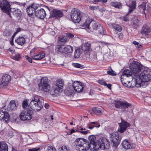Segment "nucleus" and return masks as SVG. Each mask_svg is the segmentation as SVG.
Instances as JSON below:
<instances>
[{"label": "nucleus", "mask_w": 151, "mask_h": 151, "mask_svg": "<svg viewBox=\"0 0 151 151\" xmlns=\"http://www.w3.org/2000/svg\"><path fill=\"white\" fill-rule=\"evenodd\" d=\"M83 26L96 34L102 35L104 33V30L102 26L99 24L98 22L92 21L89 18L86 20Z\"/></svg>", "instance_id": "f257e3e1"}, {"label": "nucleus", "mask_w": 151, "mask_h": 151, "mask_svg": "<svg viewBox=\"0 0 151 151\" xmlns=\"http://www.w3.org/2000/svg\"><path fill=\"white\" fill-rule=\"evenodd\" d=\"M64 82L61 79H59L56 80L55 83L53 84L50 91V94L53 96H57L61 90L63 88Z\"/></svg>", "instance_id": "f03ea898"}, {"label": "nucleus", "mask_w": 151, "mask_h": 151, "mask_svg": "<svg viewBox=\"0 0 151 151\" xmlns=\"http://www.w3.org/2000/svg\"><path fill=\"white\" fill-rule=\"evenodd\" d=\"M88 140L82 138L77 139L75 141V148L78 150L82 148L81 150L86 151L88 150L89 145H88Z\"/></svg>", "instance_id": "7ed1b4c3"}, {"label": "nucleus", "mask_w": 151, "mask_h": 151, "mask_svg": "<svg viewBox=\"0 0 151 151\" xmlns=\"http://www.w3.org/2000/svg\"><path fill=\"white\" fill-rule=\"evenodd\" d=\"M38 86L40 90L46 92H49L50 93L51 88L49 83L47 77H42L41 79L40 82L38 84Z\"/></svg>", "instance_id": "20e7f679"}, {"label": "nucleus", "mask_w": 151, "mask_h": 151, "mask_svg": "<svg viewBox=\"0 0 151 151\" xmlns=\"http://www.w3.org/2000/svg\"><path fill=\"white\" fill-rule=\"evenodd\" d=\"M70 17L73 22L75 23H78L81 20V12L76 8H74L71 11Z\"/></svg>", "instance_id": "39448f33"}, {"label": "nucleus", "mask_w": 151, "mask_h": 151, "mask_svg": "<svg viewBox=\"0 0 151 151\" xmlns=\"http://www.w3.org/2000/svg\"><path fill=\"white\" fill-rule=\"evenodd\" d=\"M109 139L113 146L116 147L119 144L121 139L119 137L118 133L115 132L110 134Z\"/></svg>", "instance_id": "423d86ee"}, {"label": "nucleus", "mask_w": 151, "mask_h": 151, "mask_svg": "<svg viewBox=\"0 0 151 151\" xmlns=\"http://www.w3.org/2000/svg\"><path fill=\"white\" fill-rule=\"evenodd\" d=\"M32 111L27 109L23 110L19 115L21 119L23 121L30 120L32 118Z\"/></svg>", "instance_id": "0eeeda50"}, {"label": "nucleus", "mask_w": 151, "mask_h": 151, "mask_svg": "<svg viewBox=\"0 0 151 151\" xmlns=\"http://www.w3.org/2000/svg\"><path fill=\"white\" fill-rule=\"evenodd\" d=\"M142 81H149L151 80V70H145L140 73L139 78Z\"/></svg>", "instance_id": "6e6552de"}, {"label": "nucleus", "mask_w": 151, "mask_h": 151, "mask_svg": "<svg viewBox=\"0 0 151 151\" xmlns=\"http://www.w3.org/2000/svg\"><path fill=\"white\" fill-rule=\"evenodd\" d=\"M0 7L4 12L10 15V5L6 0H0Z\"/></svg>", "instance_id": "1a4fd4ad"}, {"label": "nucleus", "mask_w": 151, "mask_h": 151, "mask_svg": "<svg viewBox=\"0 0 151 151\" xmlns=\"http://www.w3.org/2000/svg\"><path fill=\"white\" fill-rule=\"evenodd\" d=\"M38 7V5L34 3L29 6L26 9V12L28 15L32 17L33 15H35V11L37 9Z\"/></svg>", "instance_id": "9d476101"}, {"label": "nucleus", "mask_w": 151, "mask_h": 151, "mask_svg": "<svg viewBox=\"0 0 151 151\" xmlns=\"http://www.w3.org/2000/svg\"><path fill=\"white\" fill-rule=\"evenodd\" d=\"M102 140L103 139L101 140L102 143H101L100 141H99L100 142H95L94 143V145H93L94 147H93L94 148V151L98 150L99 148H103L105 149H108L109 148V144L107 142H106V143L103 142Z\"/></svg>", "instance_id": "9b49d317"}, {"label": "nucleus", "mask_w": 151, "mask_h": 151, "mask_svg": "<svg viewBox=\"0 0 151 151\" xmlns=\"http://www.w3.org/2000/svg\"><path fill=\"white\" fill-rule=\"evenodd\" d=\"M42 102H35L30 101L29 106L31 109L35 111H40L43 106Z\"/></svg>", "instance_id": "f8f14e48"}, {"label": "nucleus", "mask_w": 151, "mask_h": 151, "mask_svg": "<svg viewBox=\"0 0 151 151\" xmlns=\"http://www.w3.org/2000/svg\"><path fill=\"white\" fill-rule=\"evenodd\" d=\"M73 86L76 92L80 93L83 91L84 85L80 82L75 81L73 83Z\"/></svg>", "instance_id": "ddd939ff"}, {"label": "nucleus", "mask_w": 151, "mask_h": 151, "mask_svg": "<svg viewBox=\"0 0 151 151\" xmlns=\"http://www.w3.org/2000/svg\"><path fill=\"white\" fill-rule=\"evenodd\" d=\"M10 80L11 76L7 74L4 75L2 77L1 81L0 82V87L2 88L6 86Z\"/></svg>", "instance_id": "4468645a"}, {"label": "nucleus", "mask_w": 151, "mask_h": 151, "mask_svg": "<svg viewBox=\"0 0 151 151\" xmlns=\"http://www.w3.org/2000/svg\"><path fill=\"white\" fill-rule=\"evenodd\" d=\"M122 147L126 149H134L136 147V145L129 142L127 140L125 139L122 143Z\"/></svg>", "instance_id": "2eb2a0df"}, {"label": "nucleus", "mask_w": 151, "mask_h": 151, "mask_svg": "<svg viewBox=\"0 0 151 151\" xmlns=\"http://www.w3.org/2000/svg\"><path fill=\"white\" fill-rule=\"evenodd\" d=\"M119 124V131L121 133H122L125 131L127 128L130 127V125L129 123L126 122L125 121L121 119V122Z\"/></svg>", "instance_id": "dca6fc26"}, {"label": "nucleus", "mask_w": 151, "mask_h": 151, "mask_svg": "<svg viewBox=\"0 0 151 151\" xmlns=\"http://www.w3.org/2000/svg\"><path fill=\"white\" fill-rule=\"evenodd\" d=\"M64 45L58 44L56 45L54 48L55 53L56 54H64Z\"/></svg>", "instance_id": "f3484780"}, {"label": "nucleus", "mask_w": 151, "mask_h": 151, "mask_svg": "<svg viewBox=\"0 0 151 151\" xmlns=\"http://www.w3.org/2000/svg\"><path fill=\"white\" fill-rule=\"evenodd\" d=\"M151 32V28L148 25L144 24L143 25L141 29L140 33L141 34L148 35L149 33Z\"/></svg>", "instance_id": "a211bd4d"}, {"label": "nucleus", "mask_w": 151, "mask_h": 151, "mask_svg": "<svg viewBox=\"0 0 151 151\" xmlns=\"http://www.w3.org/2000/svg\"><path fill=\"white\" fill-rule=\"evenodd\" d=\"M46 13L44 9L41 8L36 11L35 16L38 18L41 19H44L46 16Z\"/></svg>", "instance_id": "6ab92c4d"}, {"label": "nucleus", "mask_w": 151, "mask_h": 151, "mask_svg": "<svg viewBox=\"0 0 151 151\" xmlns=\"http://www.w3.org/2000/svg\"><path fill=\"white\" fill-rule=\"evenodd\" d=\"M147 82L142 81L139 78H138L136 79L135 86L137 87H142L143 88H145L148 85Z\"/></svg>", "instance_id": "aec40b11"}, {"label": "nucleus", "mask_w": 151, "mask_h": 151, "mask_svg": "<svg viewBox=\"0 0 151 151\" xmlns=\"http://www.w3.org/2000/svg\"><path fill=\"white\" fill-rule=\"evenodd\" d=\"M10 17H12L11 16V12L13 13V14L16 17H20L22 16V13L21 10L17 8H11L9 9Z\"/></svg>", "instance_id": "412c9836"}, {"label": "nucleus", "mask_w": 151, "mask_h": 151, "mask_svg": "<svg viewBox=\"0 0 151 151\" xmlns=\"http://www.w3.org/2000/svg\"><path fill=\"white\" fill-rule=\"evenodd\" d=\"M126 5L129 7L128 14L132 13L136 9L137 5L136 1L135 0L132 1L131 4H126Z\"/></svg>", "instance_id": "4be33fe9"}, {"label": "nucleus", "mask_w": 151, "mask_h": 151, "mask_svg": "<svg viewBox=\"0 0 151 151\" xmlns=\"http://www.w3.org/2000/svg\"><path fill=\"white\" fill-rule=\"evenodd\" d=\"M9 119V115L7 112L0 111V119L8 122Z\"/></svg>", "instance_id": "5701e85b"}, {"label": "nucleus", "mask_w": 151, "mask_h": 151, "mask_svg": "<svg viewBox=\"0 0 151 151\" xmlns=\"http://www.w3.org/2000/svg\"><path fill=\"white\" fill-rule=\"evenodd\" d=\"M45 56V53L43 51L39 52L37 55H32V58L33 60H40L43 58Z\"/></svg>", "instance_id": "b1692460"}, {"label": "nucleus", "mask_w": 151, "mask_h": 151, "mask_svg": "<svg viewBox=\"0 0 151 151\" xmlns=\"http://www.w3.org/2000/svg\"><path fill=\"white\" fill-rule=\"evenodd\" d=\"M17 109V106L14 100L11 101L9 104L8 105L7 110L9 111H15Z\"/></svg>", "instance_id": "393cba45"}, {"label": "nucleus", "mask_w": 151, "mask_h": 151, "mask_svg": "<svg viewBox=\"0 0 151 151\" xmlns=\"http://www.w3.org/2000/svg\"><path fill=\"white\" fill-rule=\"evenodd\" d=\"M91 44L88 42L85 43L84 47H82L83 50L84 54L86 55L89 54V51L91 49Z\"/></svg>", "instance_id": "a878e982"}, {"label": "nucleus", "mask_w": 151, "mask_h": 151, "mask_svg": "<svg viewBox=\"0 0 151 151\" xmlns=\"http://www.w3.org/2000/svg\"><path fill=\"white\" fill-rule=\"evenodd\" d=\"M52 17L56 18H60L63 16L62 11L56 9L53 10Z\"/></svg>", "instance_id": "bb28decb"}, {"label": "nucleus", "mask_w": 151, "mask_h": 151, "mask_svg": "<svg viewBox=\"0 0 151 151\" xmlns=\"http://www.w3.org/2000/svg\"><path fill=\"white\" fill-rule=\"evenodd\" d=\"M15 42L18 45L22 46L25 43L26 40L24 37L19 36L15 39Z\"/></svg>", "instance_id": "cd10ccee"}, {"label": "nucleus", "mask_w": 151, "mask_h": 151, "mask_svg": "<svg viewBox=\"0 0 151 151\" xmlns=\"http://www.w3.org/2000/svg\"><path fill=\"white\" fill-rule=\"evenodd\" d=\"M132 73L131 71L129 70H125L123 72L122 75L121 76V78L122 79L125 78V77L128 78L130 77H132Z\"/></svg>", "instance_id": "c85d7f7f"}, {"label": "nucleus", "mask_w": 151, "mask_h": 151, "mask_svg": "<svg viewBox=\"0 0 151 151\" xmlns=\"http://www.w3.org/2000/svg\"><path fill=\"white\" fill-rule=\"evenodd\" d=\"M83 51L82 46H81L75 50L74 52V57L76 58H79Z\"/></svg>", "instance_id": "c756f323"}, {"label": "nucleus", "mask_w": 151, "mask_h": 151, "mask_svg": "<svg viewBox=\"0 0 151 151\" xmlns=\"http://www.w3.org/2000/svg\"><path fill=\"white\" fill-rule=\"evenodd\" d=\"M133 73L137 74L142 70V67H129Z\"/></svg>", "instance_id": "7c9ffc66"}, {"label": "nucleus", "mask_w": 151, "mask_h": 151, "mask_svg": "<svg viewBox=\"0 0 151 151\" xmlns=\"http://www.w3.org/2000/svg\"><path fill=\"white\" fill-rule=\"evenodd\" d=\"M0 151H8V147L4 141L0 142Z\"/></svg>", "instance_id": "2f4dec72"}, {"label": "nucleus", "mask_w": 151, "mask_h": 151, "mask_svg": "<svg viewBox=\"0 0 151 151\" xmlns=\"http://www.w3.org/2000/svg\"><path fill=\"white\" fill-rule=\"evenodd\" d=\"M73 51V47L70 45L65 46L64 45V54H67L71 53Z\"/></svg>", "instance_id": "473e14b6"}, {"label": "nucleus", "mask_w": 151, "mask_h": 151, "mask_svg": "<svg viewBox=\"0 0 151 151\" xmlns=\"http://www.w3.org/2000/svg\"><path fill=\"white\" fill-rule=\"evenodd\" d=\"M100 127V125L98 122H91L88 125V128L91 129H92L94 127Z\"/></svg>", "instance_id": "72a5a7b5"}, {"label": "nucleus", "mask_w": 151, "mask_h": 151, "mask_svg": "<svg viewBox=\"0 0 151 151\" xmlns=\"http://www.w3.org/2000/svg\"><path fill=\"white\" fill-rule=\"evenodd\" d=\"M138 8L142 13H144L145 14V11L146 10V4L145 3L143 2L139 5Z\"/></svg>", "instance_id": "f704fd0d"}, {"label": "nucleus", "mask_w": 151, "mask_h": 151, "mask_svg": "<svg viewBox=\"0 0 151 151\" xmlns=\"http://www.w3.org/2000/svg\"><path fill=\"white\" fill-rule=\"evenodd\" d=\"M92 110L97 115H100L102 114V109L100 108L94 107L92 108Z\"/></svg>", "instance_id": "c9c22d12"}, {"label": "nucleus", "mask_w": 151, "mask_h": 151, "mask_svg": "<svg viewBox=\"0 0 151 151\" xmlns=\"http://www.w3.org/2000/svg\"><path fill=\"white\" fill-rule=\"evenodd\" d=\"M134 58H131L129 60V61L131 62L133 61L130 64V66H143L139 62L134 61Z\"/></svg>", "instance_id": "e433bc0d"}, {"label": "nucleus", "mask_w": 151, "mask_h": 151, "mask_svg": "<svg viewBox=\"0 0 151 151\" xmlns=\"http://www.w3.org/2000/svg\"><path fill=\"white\" fill-rule=\"evenodd\" d=\"M67 40V37L64 36L58 40V44L65 45V44Z\"/></svg>", "instance_id": "4c0bfd02"}, {"label": "nucleus", "mask_w": 151, "mask_h": 151, "mask_svg": "<svg viewBox=\"0 0 151 151\" xmlns=\"http://www.w3.org/2000/svg\"><path fill=\"white\" fill-rule=\"evenodd\" d=\"M111 5L117 9H120L122 5L121 3L118 2L112 1L111 4Z\"/></svg>", "instance_id": "58836bf2"}, {"label": "nucleus", "mask_w": 151, "mask_h": 151, "mask_svg": "<svg viewBox=\"0 0 151 151\" xmlns=\"http://www.w3.org/2000/svg\"><path fill=\"white\" fill-rule=\"evenodd\" d=\"M12 34L11 31L7 29H5L3 32V35L7 38L11 36Z\"/></svg>", "instance_id": "ea45409f"}, {"label": "nucleus", "mask_w": 151, "mask_h": 151, "mask_svg": "<svg viewBox=\"0 0 151 151\" xmlns=\"http://www.w3.org/2000/svg\"><path fill=\"white\" fill-rule=\"evenodd\" d=\"M121 109H125L131 106V104L126 101H122Z\"/></svg>", "instance_id": "a19ab883"}, {"label": "nucleus", "mask_w": 151, "mask_h": 151, "mask_svg": "<svg viewBox=\"0 0 151 151\" xmlns=\"http://www.w3.org/2000/svg\"><path fill=\"white\" fill-rule=\"evenodd\" d=\"M31 101H34L35 102H42L40 101V97L38 96L34 95L32 97Z\"/></svg>", "instance_id": "79ce46f5"}, {"label": "nucleus", "mask_w": 151, "mask_h": 151, "mask_svg": "<svg viewBox=\"0 0 151 151\" xmlns=\"http://www.w3.org/2000/svg\"><path fill=\"white\" fill-rule=\"evenodd\" d=\"M112 26L114 29L119 32L122 30V29L121 27L118 24L114 23L112 24Z\"/></svg>", "instance_id": "37998d69"}, {"label": "nucleus", "mask_w": 151, "mask_h": 151, "mask_svg": "<svg viewBox=\"0 0 151 151\" xmlns=\"http://www.w3.org/2000/svg\"><path fill=\"white\" fill-rule=\"evenodd\" d=\"M12 58L16 61H19L22 58V56L19 53H17L12 57Z\"/></svg>", "instance_id": "c03bdc74"}, {"label": "nucleus", "mask_w": 151, "mask_h": 151, "mask_svg": "<svg viewBox=\"0 0 151 151\" xmlns=\"http://www.w3.org/2000/svg\"><path fill=\"white\" fill-rule=\"evenodd\" d=\"M122 101H116L114 104L116 108L121 109Z\"/></svg>", "instance_id": "a18cd8bd"}, {"label": "nucleus", "mask_w": 151, "mask_h": 151, "mask_svg": "<svg viewBox=\"0 0 151 151\" xmlns=\"http://www.w3.org/2000/svg\"><path fill=\"white\" fill-rule=\"evenodd\" d=\"M88 139L91 143H93L95 142L96 137L94 135H91L88 137Z\"/></svg>", "instance_id": "49530a36"}, {"label": "nucleus", "mask_w": 151, "mask_h": 151, "mask_svg": "<svg viewBox=\"0 0 151 151\" xmlns=\"http://www.w3.org/2000/svg\"><path fill=\"white\" fill-rule=\"evenodd\" d=\"M132 24L134 26H138L139 23V21L137 18H134L132 19Z\"/></svg>", "instance_id": "de8ad7c7"}, {"label": "nucleus", "mask_w": 151, "mask_h": 151, "mask_svg": "<svg viewBox=\"0 0 151 151\" xmlns=\"http://www.w3.org/2000/svg\"><path fill=\"white\" fill-rule=\"evenodd\" d=\"M27 100H25L23 101L22 104V106L24 108L27 109V108L29 106L27 102Z\"/></svg>", "instance_id": "09e8293b"}, {"label": "nucleus", "mask_w": 151, "mask_h": 151, "mask_svg": "<svg viewBox=\"0 0 151 151\" xmlns=\"http://www.w3.org/2000/svg\"><path fill=\"white\" fill-rule=\"evenodd\" d=\"M94 143H89L88 142V145H89V148H88V150L89 149H90V150L92 151H94V148H93V147H94V146H93V145H94Z\"/></svg>", "instance_id": "8fccbe9b"}, {"label": "nucleus", "mask_w": 151, "mask_h": 151, "mask_svg": "<svg viewBox=\"0 0 151 151\" xmlns=\"http://www.w3.org/2000/svg\"><path fill=\"white\" fill-rule=\"evenodd\" d=\"M121 82L123 85L127 86L128 85H127V83H130V81H126L125 80H124V78L122 79L121 78Z\"/></svg>", "instance_id": "3c124183"}, {"label": "nucleus", "mask_w": 151, "mask_h": 151, "mask_svg": "<svg viewBox=\"0 0 151 151\" xmlns=\"http://www.w3.org/2000/svg\"><path fill=\"white\" fill-rule=\"evenodd\" d=\"M59 151H69L65 146H63L62 147H60L59 149Z\"/></svg>", "instance_id": "603ef678"}, {"label": "nucleus", "mask_w": 151, "mask_h": 151, "mask_svg": "<svg viewBox=\"0 0 151 151\" xmlns=\"http://www.w3.org/2000/svg\"><path fill=\"white\" fill-rule=\"evenodd\" d=\"M47 151H56V150L55 148L51 146H49L47 147Z\"/></svg>", "instance_id": "864d4df0"}, {"label": "nucleus", "mask_w": 151, "mask_h": 151, "mask_svg": "<svg viewBox=\"0 0 151 151\" xmlns=\"http://www.w3.org/2000/svg\"><path fill=\"white\" fill-rule=\"evenodd\" d=\"M107 73L108 74L112 76H115L116 75V73L112 69H111V71H107Z\"/></svg>", "instance_id": "5fc2aeb1"}, {"label": "nucleus", "mask_w": 151, "mask_h": 151, "mask_svg": "<svg viewBox=\"0 0 151 151\" xmlns=\"http://www.w3.org/2000/svg\"><path fill=\"white\" fill-rule=\"evenodd\" d=\"M98 83L101 85L104 86H106V83L104 81L102 80H100L98 81Z\"/></svg>", "instance_id": "6e6d98bb"}, {"label": "nucleus", "mask_w": 151, "mask_h": 151, "mask_svg": "<svg viewBox=\"0 0 151 151\" xmlns=\"http://www.w3.org/2000/svg\"><path fill=\"white\" fill-rule=\"evenodd\" d=\"M118 37L120 40H122L123 38V35L122 33H119L117 34Z\"/></svg>", "instance_id": "4d7b16f0"}, {"label": "nucleus", "mask_w": 151, "mask_h": 151, "mask_svg": "<svg viewBox=\"0 0 151 151\" xmlns=\"http://www.w3.org/2000/svg\"><path fill=\"white\" fill-rule=\"evenodd\" d=\"M25 58L26 59L28 60V61H29V63H32V58H31L28 55L26 56Z\"/></svg>", "instance_id": "13d9d810"}, {"label": "nucleus", "mask_w": 151, "mask_h": 151, "mask_svg": "<svg viewBox=\"0 0 151 151\" xmlns=\"http://www.w3.org/2000/svg\"><path fill=\"white\" fill-rule=\"evenodd\" d=\"M67 37H68V38H71L73 37H74V35L71 33H68L66 34Z\"/></svg>", "instance_id": "bf43d9fd"}, {"label": "nucleus", "mask_w": 151, "mask_h": 151, "mask_svg": "<svg viewBox=\"0 0 151 151\" xmlns=\"http://www.w3.org/2000/svg\"><path fill=\"white\" fill-rule=\"evenodd\" d=\"M79 132L80 133L84 134H87L88 132H89V131L88 130H87V131H79Z\"/></svg>", "instance_id": "052dcab7"}, {"label": "nucleus", "mask_w": 151, "mask_h": 151, "mask_svg": "<svg viewBox=\"0 0 151 151\" xmlns=\"http://www.w3.org/2000/svg\"><path fill=\"white\" fill-rule=\"evenodd\" d=\"M124 20L126 22H127L129 21L128 16V15H126L125 16H124Z\"/></svg>", "instance_id": "680f3d73"}, {"label": "nucleus", "mask_w": 151, "mask_h": 151, "mask_svg": "<svg viewBox=\"0 0 151 151\" xmlns=\"http://www.w3.org/2000/svg\"><path fill=\"white\" fill-rule=\"evenodd\" d=\"M72 65L73 66H83V65H81L78 63H72Z\"/></svg>", "instance_id": "e2e57ef3"}, {"label": "nucleus", "mask_w": 151, "mask_h": 151, "mask_svg": "<svg viewBox=\"0 0 151 151\" xmlns=\"http://www.w3.org/2000/svg\"><path fill=\"white\" fill-rule=\"evenodd\" d=\"M90 9L91 10H95L97 9V7L96 6H89Z\"/></svg>", "instance_id": "0e129e2a"}, {"label": "nucleus", "mask_w": 151, "mask_h": 151, "mask_svg": "<svg viewBox=\"0 0 151 151\" xmlns=\"http://www.w3.org/2000/svg\"><path fill=\"white\" fill-rule=\"evenodd\" d=\"M40 149L39 148H33L32 149H29V151H38Z\"/></svg>", "instance_id": "69168bd1"}, {"label": "nucleus", "mask_w": 151, "mask_h": 151, "mask_svg": "<svg viewBox=\"0 0 151 151\" xmlns=\"http://www.w3.org/2000/svg\"><path fill=\"white\" fill-rule=\"evenodd\" d=\"M36 49L35 48H34L30 52V54L31 55H32V53H34Z\"/></svg>", "instance_id": "338daca9"}, {"label": "nucleus", "mask_w": 151, "mask_h": 151, "mask_svg": "<svg viewBox=\"0 0 151 151\" xmlns=\"http://www.w3.org/2000/svg\"><path fill=\"white\" fill-rule=\"evenodd\" d=\"M105 86L107 87L110 89H111V85L110 84H107Z\"/></svg>", "instance_id": "774afa93"}]
</instances>
